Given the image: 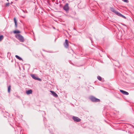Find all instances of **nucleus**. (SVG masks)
<instances>
[{
  "mask_svg": "<svg viewBox=\"0 0 134 134\" xmlns=\"http://www.w3.org/2000/svg\"><path fill=\"white\" fill-rule=\"evenodd\" d=\"M21 16L23 18H25L26 17V16L25 15L23 16Z\"/></svg>",
  "mask_w": 134,
  "mask_h": 134,
  "instance_id": "obj_22",
  "label": "nucleus"
},
{
  "mask_svg": "<svg viewBox=\"0 0 134 134\" xmlns=\"http://www.w3.org/2000/svg\"><path fill=\"white\" fill-rule=\"evenodd\" d=\"M15 57L17 59H19L20 60H23L19 56H18V55H15Z\"/></svg>",
  "mask_w": 134,
  "mask_h": 134,
  "instance_id": "obj_11",
  "label": "nucleus"
},
{
  "mask_svg": "<svg viewBox=\"0 0 134 134\" xmlns=\"http://www.w3.org/2000/svg\"><path fill=\"white\" fill-rule=\"evenodd\" d=\"M7 1H8L9 0H7Z\"/></svg>",
  "mask_w": 134,
  "mask_h": 134,
  "instance_id": "obj_25",
  "label": "nucleus"
},
{
  "mask_svg": "<svg viewBox=\"0 0 134 134\" xmlns=\"http://www.w3.org/2000/svg\"><path fill=\"white\" fill-rule=\"evenodd\" d=\"M16 38L18 39L19 41L21 42H23L24 41V39L23 37L21 35L19 34L15 35Z\"/></svg>",
  "mask_w": 134,
  "mask_h": 134,
  "instance_id": "obj_1",
  "label": "nucleus"
},
{
  "mask_svg": "<svg viewBox=\"0 0 134 134\" xmlns=\"http://www.w3.org/2000/svg\"><path fill=\"white\" fill-rule=\"evenodd\" d=\"M32 92V91L31 90H30L26 91V93L27 94H31Z\"/></svg>",
  "mask_w": 134,
  "mask_h": 134,
  "instance_id": "obj_8",
  "label": "nucleus"
},
{
  "mask_svg": "<svg viewBox=\"0 0 134 134\" xmlns=\"http://www.w3.org/2000/svg\"><path fill=\"white\" fill-rule=\"evenodd\" d=\"M110 9L111 10L115 13L117 15H118L119 12L116 11L114 8H110Z\"/></svg>",
  "mask_w": 134,
  "mask_h": 134,
  "instance_id": "obj_5",
  "label": "nucleus"
},
{
  "mask_svg": "<svg viewBox=\"0 0 134 134\" xmlns=\"http://www.w3.org/2000/svg\"><path fill=\"white\" fill-rule=\"evenodd\" d=\"M117 15H118V16H121V17H122L123 18H125V19H126V17L124 15H122L121 14L119 13H118V14Z\"/></svg>",
  "mask_w": 134,
  "mask_h": 134,
  "instance_id": "obj_14",
  "label": "nucleus"
},
{
  "mask_svg": "<svg viewBox=\"0 0 134 134\" xmlns=\"http://www.w3.org/2000/svg\"><path fill=\"white\" fill-rule=\"evenodd\" d=\"M14 32L15 34H18L20 33V31H19L15 30L14 31Z\"/></svg>",
  "mask_w": 134,
  "mask_h": 134,
  "instance_id": "obj_17",
  "label": "nucleus"
},
{
  "mask_svg": "<svg viewBox=\"0 0 134 134\" xmlns=\"http://www.w3.org/2000/svg\"><path fill=\"white\" fill-rule=\"evenodd\" d=\"M97 78L100 81H101L102 80V78L100 76H98L97 77Z\"/></svg>",
  "mask_w": 134,
  "mask_h": 134,
  "instance_id": "obj_18",
  "label": "nucleus"
},
{
  "mask_svg": "<svg viewBox=\"0 0 134 134\" xmlns=\"http://www.w3.org/2000/svg\"><path fill=\"white\" fill-rule=\"evenodd\" d=\"M124 1L125 2H126V3H128L129 2V1H128V0H124Z\"/></svg>",
  "mask_w": 134,
  "mask_h": 134,
  "instance_id": "obj_20",
  "label": "nucleus"
},
{
  "mask_svg": "<svg viewBox=\"0 0 134 134\" xmlns=\"http://www.w3.org/2000/svg\"><path fill=\"white\" fill-rule=\"evenodd\" d=\"M120 91L123 94L125 95H128L129 94V93L128 92L122 90H120Z\"/></svg>",
  "mask_w": 134,
  "mask_h": 134,
  "instance_id": "obj_7",
  "label": "nucleus"
},
{
  "mask_svg": "<svg viewBox=\"0 0 134 134\" xmlns=\"http://www.w3.org/2000/svg\"><path fill=\"white\" fill-rule=\"evenodd\" d=\"M22 11L24 13H27L28 12L26 10H22Z\"/></svg>",
  "mask_w": 134,
  "mask_h": 134,
  "instance_id": "obj_19",
  "label": "nucleus"
},
{
  "mask_svg": "<svg viewBox=\"0 0 134 134\" xmlns=\"http://www.w3.org/2000/svg\"><path fill=\"white\" fill-rule=\"evenodd\" d=\"M4 38V36L3 35H0V42L2 41Z\"/></svg>",
  "mask_w": 134,
  "mask_h": 134,
  "instance_id": "obj_15",
  "label": "nucleus"
},
{
  "mask_svg": "<svg viewBox=\"0 0 134 134\" xmlns=\"http://www.w3.org/2000/svg\"><path fill=\"white\" fill-rule=\"evenodd\" d=\"M64 45L65 48H67V39L65 40V42L64 43Z\"/></svg>",
  "mask_w": 134,
  "mask_h": 134,
  "instance_id": "obj_12",
  "label": "nucleus"
},
{
  "mask_svg": "<svg viewBox=\"0 0 134 134\" xmlns=\"http://www.w3.org/2000/svg\"><path fill=\"white\" fill-rule=\"evenodd\" d=\"M90 99L93 102H100V100L94 97H92L90 98Z\"/></svg>",
  "mask_w": 134,
  "mask_h": 134,
  "instance_id": "obj_2",
  "label": "nucleus"
},
{
  "mask_svg": "<svg viewBox=\"0 0 134 134\" xmlns=\"http://www.w3.org/2000/svg\"><path fill=\"white\" fill-rule=\"evenodd\" d=\"M64 10H65V11L67 12V3L65 4V6L63 7V8Z\"/></svg>",
  "mask_w": 134,
  "mask_h": 134,
  "instance_id": "obj_9",
  "label": "nucleus"
},
{
  "mask_svg": "<svg viewBox=\"0 0 134 134\" xmlns=\"http://www.w3.org/2000/svg\"><path fill=\"white\" fill-rule=\"evenodd\" d=\"M11 90V86L9 85L8 87V93H9L10 91Z\"/></svg>",
  "mask_w": 134,
  "mask_h": 134,
  "instance_id": "obj_16",
  "label": "nucleus"
},
{
  "mask_svg": "<svg viewBox=\"0 0 134 134\" xmlns=\"http://www.w3.org/2000/svg\"><path fill=\"white\" fill-rule=\"evenodd\" d=\"M67 9H68V8H67Z\"/></svg>",
  "mask_w": 134,
  "mask_h": 134,
  "instance_id": "obj_23",
  "label": "nucleus"
},
{
  "mask_svg": "<svg viewBox=\"0 0 134 134\" xmlns=\"http://www.w3.org/2000/svg\"><path fill=\"white\" fill-rule=\"evenodd\" d=\"M14 21L15 24V26L16 27H17V21L16 20V19L15 18H14Z\"/></svg>",
  "mask_w": 134,
  "mask_h": 134,
  "instance_id": "obj_10",
  "label": "nucleus"
},
{
  "mask_svg": "<svg viewBox=\"0 0 134 134\" xmlns=\"http://www.w3.org/2000/svg\"><path fill=\"white\" fill-rule=\"evenodd\" d=\"M117 15H118V16H121V17H122L123 18H125V19H126V17L124 15H122L121 14L119 13H118V14Z\"/></svg>",
  "mask_w": 134,
  "mask_h": 134,
  "instance_id": "obj_13",
  "label": "nucleus"
},
{
  "mask_svg": "<svg viewBox=\"0 0 134 134\" xmlns=\"http://www.w3.org/2000/svg\"><path fill=\"white\" fill-rule=\"evenodd\" d=\"M50 92H51L52 95L54 97H58V95L54 91H50Z\"/></svg>",
  "mask_w": 134,
  "mask_h": 134,
  "instance_id": "obj_6",
  "label": "nucleus"
},
{
  "mask_svg": "<svg viewBox=\"0 0 134 134\" xmlns=\"http://www.w3.org/2000/svg\"><path fill=\"white\" fill-rule=\"evenodd\" d=\"M72 119L75 122H79L81 120V119L80 118L76 116H73Z\"/></svg>",
  "mask_w": 134,
  "mask_h": 134,
  "instance_id": "obj_3",
  "label": "nucleus"
},
{
  "mask_svg": "<svg viewBox=\"0 0 134 134\" xmlns=\"http://www.w3.org/2000/svg\"><path fill=\"white\" fill-rule=\"evenodd\" d=\"M31 76L32 78L36 80H38L40 81H41V79L36 77L34 74L31 75Z\"/></svg>",
  "mask_w": 134,
  "mask_h": 134,
  "instance_id": "obj_4",
  "label": "nucleus"
},
{
  "mask_svg": "<svg viewBox=\"0 0 134 134\" xmlns=\"http://www.w3.org/2000/svg\"><path fill=\"white\" fill-rule=\"evenodd\" d=\"M12 3H13V2H11V4H12Z\"/></svg>",
  "mask_w": 134,
  "mask_h": 134,
  "instance_id": "obj_24",
  "label": "nucleus"
},
{
  "mask_svg": "<svg viewBox=\"0 0 134 134\" xmlns=\"http://www.w3.org/2000/svg\"><path fill=\"white\" fill-rule=\"evenodd\" d=\"M9 4V3H7L6 4V6H8Z\"/></svg>",
  "mask_w": 134,
  "mask_h": 134,
  "instance_id": "obj_21",
  "label": "nucleus"
}]
</instances>
